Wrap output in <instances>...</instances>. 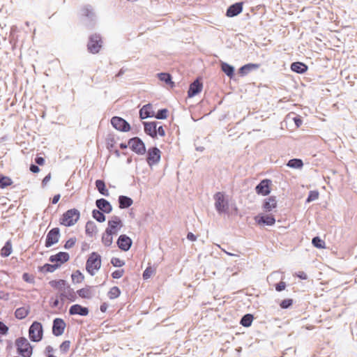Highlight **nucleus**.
<instances>
[{
  "label": "nucleus",
  "instance_id": "f257e3e1",
  "mask_svg": "<svg viewBox=\"0 0 357 357\" xmlns=\"http://www.w3.org/2000/svg\"><path fill=\"white\" fill-rule=\"evenodd\" d=\"M17 353L23 357H31L33 353V348L27 339L24 337L17 338L15 340Z\"/></svg>",
  "mask_w": 357,
  "mask_h": 357
},
{
  "label": "nucleus",
  "instance_id": "f03ea898",
  "mask_svg": "<svg viewBox=\"0 0 357 357\" xmlns=\"http://www.w3.org/2000/svg\"><path fill=\"white\" fill-rule=\"evenodd\" d=\"M80 216L79 211L76 208H72L65 212L61 218V224L66 227L74 225Z\"/></svg>",
  "mask_w": 357,
  "mask_h": 357
},
{
  "label": "nucleus",
  "instance_id": "7ed1b4c3",
  "mask_svg": "<svg viewBox=\"0 0 357 357\" xmlns=\"http://www.w3.org/2000/svg\"><path fill=\"white\" fill-rule=\"evenodd\" d=\"M101 266L100 255L96 252H92L86 261V268L91 275H94L96 271Z\"/></svg>",
  "mask_w": 357,
  "mask_h": 357
},
{
  "label": "nucleus",
  "instance_id": "20e7f679",
  "mask_svg": "<svg viewBox=\"0 0 357 357\" xmlns=\"http://www.w3.org/2000/svg\"><path fill=\"white\" fill-rule=\"evenodd\" d=\"M43 335V326L40 322L33 321L29 329V338L32 342H39Z\"/></svg>",
  "mask_w": 357,
  "mask_h": 357
},
{
  "label": "nucleus",
  "instance_id": "39448f33",
  "mask_svg": "<svg viewBox=\"0 0 357 357\" xmlns=\"http://www.w3.org/2000/svg\"><path fill=\"white\" fill-rule=\"evenodd\" d=\"M215 208L218 213H226L228 211V202L225 199L222 192H218L214 195Z\"/></svg>",
  "mask_w": 357,
  "mask_h": 357
},
{
  "label": "nucleus",
  "instance_id": "423d86ee",
  "mask_svg": "<svg viewBox=\"0 0 357 357\" xmlns=\"http://www.w3.org/2000/svg\"><path fill=\"white\" fill-rule=\"evenodd\" d=\"M128 145L132 151L138 155H144L146 151L144 143L137 137L130 139Z\"/></svg>",
  "mask_w": 357,
  "mask_h": 357
},
{
  "label": "nucleus",
  "instance_id": "0eeeda50",
  "mask_svg": "<svg viewBox=\"0 0 357 357\" xmlns=\"http://www.w3.org/2000/svg\"><path fill=\"white\" fill-rule=\"evenodd\" d=\"M102 41L99 34H93L89 37L87 44L88 50L92 54L98 53L102 47Z\"/></svg>",
  "mask_w": 357,
  "mask_h": 357
},
{
  "label": "nucleus",
  "instance_id": "6e6552de",
  "mask_svg": "<svg viewBox=\"0 0 357 357\" xmlns=\"http://www.w3.org/2000/svg\"><path fill=\"white\" fill-rule=\"evenodd\" d=\"M161 152L157 147H152L147 152V162L150 167L158 164L160 160Z\"/></svg>",
  "mask_w": 357,
  "mask_h": 357
},
{
  "label": "nucleus",
  "instance_id": "1a4fd4ad",
  "mask_svg": "<svg viewBox=\"0 0 357 357\" xmlns=\"http://www.w3.org/2000/svg\"><path fill=\"white\" fill-rule=\"evenodd\" d=\"M60 237V230L58 227H54L49 231L46 236L45 247L50 248L52 245L56 243Z\"/></svg>",
  "mask_w": 357,
  "mask_h": 357
},
{
  "label": "nucleus",
  "instance_id": "9d476101",
  "mask_svg": "<svg viewBox=\"0 0 357 357\" xmlns=\"http://www.w3.org/2000/svg\"><path fill=\"white\" fill-rule=\"evenodd\" d=\"M112 126L121 132H127L130 130V124L123 118L119 116H114L111 119Z\"/></svg>",
  "mask_w": 357,
  "mask_h": 357
},
{
  "label": "nucleus",
  "instance_id": "9b49d317",
  "mask_svg": "<svg viewBox=\"0 0 357 357\" xmlns=\"http://www.w3.org/2000/svg\"><path fill=\"white\" fill-rule=\"evenodd\" d=\"M58 297H59L61 304L63 305L66 299L70 301H75L76 299V294L74 290L68 285L58 294Z\"/></svg>",
  "mask_w": 357,
  "mask_h": 357
},
{
  "label": "nucleus",
  "instance_id": "f8f14e48",
  "mask_svg": "<svg viewBox=\"0 0 357 357\" xmlns=\"http://www.w3.org/2000/svg\"><path fill=\"white\" fill-rule=\"evenodd\" d=\"M271 181L268 179H264L255 187L257 194L263 196L268 195L271 192L270 184Z\"/></svg>",
  "mask_w": 357,
  "mask_h": 357
},
{
  "label": "nucleus",
  "instance_id": "ddd939ff",
  "mask_svg": "<svg viewBox=\"0 0 357 357\" xmlns=\"http://www.w3.org/2000/svg\"><path fill=\"white\" fill-rule=\"evenodd\" d=\"M66 325L65 321L61 318H56L53 321L52 333L55 336L61 335L65 330Z\"/></svg>",
  "mask_w": 357,
  "mask_h": 357
},
{
  "label": "nucleus",
  "instance_id": "4468645a",
  "mask_svg": "<svg viewBox=\"0 0 357 357\" xmlns=\"http://www.w3.org/2000/svg\"><path fill=\"white\" fill-rule=\"evenodd\" d=\"M255 220L258 225L272 226L275 222V219L273 215L259 214L255 216Z\"/></svg>",
  "mask_w": 357,
  "mask_h": 357
},
{
  "label": "nucleus",
  "instance_id": "2eb2a0df",
  "mask_svg": "<svg viewBox=\"0 0 357 357\" xmlns=\"http://www.w3.org/2000/svg\"><path fill=\"white\" fill-rule=\"evenodd\" d=\"M203 84L199 78L196 79L192 83L190 84L188 96L189 98L194 97L202 90Z\"/></svg>",
  "mask_w": 357,
  "mask_h": 357
},
{
  "label": "nucleus",
  "instance_id": "dca6fc26",
  "mask_svg": "<svg viewBox=\"0 0 357 357\" xmlns=\"http://www.w3.org/2000/svg\"><path fill=\"white\" fill-rule=\"evenodd\" d=\"M132 243L131 238L126 234L120 235L117 240L118 247L123 251H128L130 248Z\"/></svg>",
  "mask_w": 357,
  "mask_h": 357
},
{
  "label": "nucleus",
  "instance_id": "f3484780",
  "mask_svg": "<svg viewBox=\"0 0 357 357\" xmlns=\"http://www.w3.org/2000/svg\"><path fill=\"white\" fill-rule=\"evenodd\" d=\"M70 259L69 254L65 252H59V253L51 255L49 258V261L52 263L62 264L68 261Z\"/></svg>",
  "mask_w": 357,
  "mask_h": 357
},
{
  "label": "nucleus",
  "instance_id": "a211bd4d",
  "mask_svg": "<svg viewBox=\"0 0 357 357\" xmlns=\"http://www.w3.org/2000/svg\"><path fill=\"white\" fill-rule=\"evenodd\" d=\"M122 226L123 224L121 219L118 216L114 215L108 221V227L106 229V231L116 234L117 233V227H121Z\"/></svg>",
  "mask_w": 357,
  "mask_h": 357
},
{
  "label": "nucleus",
  "instance_id": "6ab92c4d",
  "mask_svg": "<svg viewBox=\"0 0 357 357\" xmlns=\"http://www.w3.org/2000/svg\"><path fill=\"white\" fill-rule=\"evenodd\" d=\"M243 2H238L231 5L227 10L226 15L233 17L238 15L243 10Z\"/></svg>",
  "mask_w": 357,
  "mask_h": 357
},
{
  "label": "nucleus",
  "instance_id": "aec40b11",
  "mask_svg": "<svg viewBox=\"0 0 357 357\" xmlns=\"http://www.w3.org/2000/svg\"><path fill=\"white\" fill-rule=\"evenodd\" d=\"M96 205L98 210L104 212L105 213H109L112 211V206L110 203L104 198L98 199L96 201Z\"/></svg>",
  "mask_w": 357,
  "mask_h": 357
},
{
  "label": "nucleus",
  "instance_id": "412c9836",
  "mask_svg": "<svg viewBox=\"0 0 357 357\" xmlns=\"http://www.w3.org/2000/svg\"><path fill=\"white\" fill-rule=\"evenodd\" d=\"M144 132L146 135L151 136L153 138L157 137V125L158 122H144Z\"/></svg>",
  "mask_w": 357,
  "mask_h": 357
},
{
  "label": "nucleus",
  "instance_id": "4be33fe9",
  "mask_svg": "<svg viewBox=\"0 0 357 357\" xmlns=\"http://www.w3.org/2000/svg\"><path fill=\"white\" fill-rule=\"evenodd\" d=\"M89 309L83 307L79 304L73 305L69 309V314L70 315H80L86 316L89 314Z\"/></svg>",
  "mask_w": 357,
  "mask_h": 357
},
{
  "label": "nucleus",
  "instance_id": "5701e85b",
  "mask_svg": "<svg viewBox=\"0 0 357 357\" xmlns=\"http://www.w3.org/2000/svg\"><path fill=\"white\" fill-rule=\"evenodd\" d=\"M154 116L152 105L149 103L144 105L139 110V117L141 119Z\"/></svg>",
  "mask_w": 357,
  "mask_h": 357
},
{
  "label": "nucleus",
  "instance_id": "b1692460",
  "mask_svg": "<svg viewBox=\"0 0 357 357\" xmlns=\"http://www.w3.org/2000/svg\"><path fill=\"white\" fill-rule=\"evenodd\" d=\"M82 15L87 17L91 22H93L96 19V14L91 6H84L81 10Z\"/></svg>",
  "mask_w": 357,
  "mask_h": 357
},
{
  "label": "nucleus",
  "instance_id": "393cba45",
  "mask_svg": "<svg viewBox=\"0 0 357 357\" xmlns=\"http://www.w3.org/2000/svg\"><path fill=\"white\" fill-rule=\"evenodd\" d=\"M277 206V200L276 197L274 196H271L268 199L264 200L263 204V208L266 211H271L273 208Z\"/></svg>",
  "mask_w": 357,
  "mask_h": 357
},
{
  "label": "nucleus",
  "instance_id": "a878e982",
  "mask_svg": "<svg viewBox=\"0 0 357 357\" xmlns=\"http://www.w3.org/2000/svg\"><path fill=\"white\" fill-rule=\"evenodd\" d=\"M291 70L295 73L303 74L307 70V66L301 62H294L291 64Z\"/></svg>",
  "mask_w": 357,
  "mask_h": 357
},
{
  "label": "nucleus",
  "instance_id": "bb28decb",
  "mask_svg": "<svg viewBox=\"0 0 357 357\" xmlns=\"http://www.w3.org/2000/svg\"><path fill=\"white\" fill-rule=\"evenodd\" d=\"M133 203L132 199L127 196L121 195L119 197V204L120 208H127Z\"/></svg>",
  "mask_w": 357,
  "mask_h": 357
},
{
  "label": "nucleus",
  "instance_id": "cd10ccee",
  "mask_svg": "<svg viewBox=\"0 0 357 357\" xmlns=\"http://www.w3.org/2000/svg\"><path fill=\"white\" fill-rule=\"evenodd\" d=\"M96 187L98 192L104 196H109V191L106 188L105 183L104 181L98 179L96 181Z\"/></svg>",
  "mask_w": 357,
  "mask_h": 357
},
{
  "label": "nucleus",
  "instance_id": "c85d7f7f",
  "mask_svg": "<svg viewBox=\"0 0 357 357\" xmlns=\"http://www.w3.org/2000/svg\"><path fill=\"white\" fill-rule=\"evenodd\" d=\"M49 284L52 287L58 289L59 292L68 286L66 281L64 280H52Z\"/></svg>",
  "mask_w": 357,
  "mask_h": 357
},
{
  "label": "nucleus",
  "instance_id": "c756f323",
  "mask_svg": "<svg viewBox=\"0 0 357 357\" xmlns=\"http://www.w3.org/2000/svg\"><path fill=\"white\" fill-rule=\"evenodd\" d=\"M29 313V307H22L17 308L15 310V316L18 319H23L26 317H27Z\"/></svg>",
  "mask_w": 357,
  "mask_h": 357
},
{
  "label": "nucleus",
  "instance_id": "7c9ffc66",
  "mask_svg": "<svg viewBox=\"0 0 357 357\" xmlns=\"http://www.w3.org/2000/svg\"><path fill=\"white\" fill-rule=\"evenodd\" d=\"M86 234L89 236H93L97 232V227L93 221H88L86 224Z\"/></svg>",
  "mask_w": 357,
  "mask_h": 357
},
{
  "label": "nucleus",
  "instance_id": "2f4dec72",
  "mask_svg": "<svg viewBox=\"0 0 357 357\" xmlns=\"http://www.w3.org/2000/svg\"><path fill=\"white\" fill-rule=\"evenodd\" d=\"M60 267L59 264H45L43 266L40 267V271L43 273H53Z\"/></svg>",
  "mask_w": 357,
  "mask_h": 357
},
{
  "label": "nucleus",
  "instance_id": "473e14b6",
  "mask_svg": "<svg viewBox=\"0 0 357 357\" xmlns=\"http://www.w3.org/2000/svg\"><path fill=\"white\" fill-rule=\"evenodd\" d=\"M259 65L257 63H248L240 68L239 71L242 75H245L248 72L259 68Z\"/></svg>",
  "mask_w": 357,
  "mask_h": 357
},
{
  "label": "nucleus",
  "instance_id": "72a5a7b5",
  "mask_svg": "<svg viewBox=\"0 0 357 357\" xmlns=\"http://www.w3.org/2000/svg\"><path fill=\"white\" fill-rule=\"evenodd\" d=\"M113 234H112V232H109L105 230V232L103 234L102 236V242L105 246L109 247L112 245L113 242Z\"/></svg>",
  "mask_w": 357,
  "mask_h": 357
},
{
  "label": "nucleus",
  "instance_id": "f704fd0d",
  "mask_svg": "<svg viewBox=\"0 0 357 357\" xmlns=\"http://www.w3.org/2000/svg\"><path fill=\"white\" fill-rule=\"evenodd\" d=\"M221 70L229 77H232L234 75V68L232 66L222 62L221 63Z\"/></svg>",
  "mask_w": 357,
  "mask_h": 357
},
{
  "label": "nucleus",
  "instance_id": "c9c22d12",
  "mask_svg": "<svg viewBox=\"0 0 357 357\" xmlns=\"http://www.w3.org/2000/svg\"><path fill=\"white\" fill-rule=\"evenodd\" d=\"M253 321V316L251 314H246L241 318L240 324L244 327H249L251 326Z\"/></svg>",
  "mask_w": 357,
  "mask_h": 357
},
{
  "label": "nucleus",
  "instance_id": "e433bc0d",
  "mask_svg": "<svg viewBox=\"0 0 357 357\" xmlns=\"http://www.w3.org/2000/svg\"><path fill=\"white\" fill-rule=\"evenodd\" d=\"M93 218L99 222H103L105 221V215L104 212L98 209H93L92 211Z\"/></svg>",
  "mask_w": 357,
  "mask_h": 357
},
{
  "label": "nucleus",
  "instance_id": "4c0bfd02",
  "mask_svg": "<svg viewBox=\"0 0 357 357\" xmlns=\"http://www.w3.org/2000/svg\"><path fill=\"white\" fill-rule=\"evenodd\" d=\"M287 166L291 168H301L303 166V162L301 159H291L288 161Z\"/></svg>",
  "mask_w": 357,
  "mask_h": 357
},
{
  "label": "nucleus",
  "instance_id": "58836bf2",
  "mask_svg": "<svg viewBox=\"0 0 357 357\" xmlns=\"http://www.w3.org/2000/svg\"><path fill=\"white\" fill-rule=\"evenodd\" d=\"M158 76L160 81H162L166 84H169L172 85V86H174V82L172 81V77L169 73H160L158 75Z\"/></svg>",
  "mask_w": 357,
  "mask_h": 357
},
{
  "label": "nucleus",
  "instance_id": "ea45409f",
  "mask_svg": "<svg viewBox=\"0 0 357 357\" xmlns=\"http://www.w3.org/2000/svg\"><path fill=\"white\" fill-rule=\"evenodd\" d=\"M77 294L83 298H89L91 297V291L90 287L82 288L77 290Z\"/></svg>",
  "mask_w": 357,
  "mask_h": 357
},
{
  "label": "nucleus",
  "instance_id": "a19ab883",
  "mask_svg": "<svg viewBox=\"0 0 357 357\" xmlns=\"http://www.w3.org/2000/svg\"><path fill=\"white\" fill-rule=\"evenodd\" d=\"M121 294V291L118 287H113L110 289L108 292V297L110 299H114L118 298Z\"/></svg>",
  "mask_w": 357,
  "mask_h": 357
},
{
  "label": "nucleus",
  "instance_id": "79ce46f5",
  "mask_svg": "<svg viewBox=\"0 0 357 357\" xmlns=\"http://www.w3.org/2000/svg\"><path fill=\"white\" fill-rule=\"evenodd\" d=\"M71 278L73 282L75 283H79L82 282L84 278V275L79 271H76L75 272H74L72 274Z\"/></svg>",
  "mask_w": 357,
  "mask_h": 357
},
{
  "label": "nucleus",
  "instance_id": "37998d69",
  "mask_svg": "<svg viewBox=\"0 0 357 357\" xmlns=\"http://www.w3.org/2000/svg\"><path fill=\"white\" fill-rule=\"evenodd\" d=\"M312 245L317 248H325V242L321 240L319 236H315L312 240Z\"/></svg>",
  "mask_w": 357,
  "mask_h": 357
},
{
  "label": "nucleus",
  "instance_id": "c03bdc74",
  "mask_svg": "<svg viewBox=\"0 0 357 357\" xmlns=\"http://www.w3.org/2000/svg\"><path fill=\"white\" fill-rule=\"evenodd\" d=\"M12 246L9 242H6L5 245L1 249V256L8 257L11 254Z\"/></svg>",
  "mask_w": 357,
  "mask_h": 357
},
{
  "label": "nucleus",
  "instance_id": "a18cd8bd",
  "mask_svg": "<svg viewBox=\"0 0 357 357\" xmlns=\"http://www.w3.org/2000/svg\"><path fill=\"white\" fill-rule=\"evenodd\" d=\"M12 180L8 176H0V188H4L12 184Z\"/></svg>",
  "mask_w": 357,
  "mask_h": 357
},
{
  "label": "nucleus",
  "instance_id": "49530a36",
  "mask_svg": "<svg viewBox=\"0 0 357 357\" xmlns=\"http://www.w3.org/2000/svg\"><path fill=\"white\" fill-rule=\"evenodd\" d=\"M167 113L168 110L167 109H161L158 111L155 115L154 114V116L157 119H165L167 117Z\"/></svg>",
  "mask_w": 357,
  "mask_h": 357
},
{
  "label": "nucleus",
  "instance_id": "de8ad7c7",
  "mask_svg": "<svg viewBox=\"0 0 357 357\" xmlns=\"http://www.w3.org/2000/svg\"><path fill=\"white\" fill-rule=\"evenodd\" d=\"M319 197V192L315 190H312L309 192L308 197L306 199V202L310 203L312 201L317 199Z\"/></svg>",
  "mask_w": 357,
  "mask_h": 357
},
{
  "label": "nucleus",
  "instance_id": "09e8293b",
  "mask_svg": "<svg viewBox=\"0 0 357 357\" xmlns=\"http://www.w3.org/2000/svg\"><path fill=\"white\" fill-rule=\"evenodd\" d=\"M293 304V300L291 298H287L282 301L280 306L282 309H287Z\"/></svg>",
  "mask_w": 357,
  "mask_h": 357
},
{
  "label": "nucleus",
  "instance_id": "8fccbe9b",
  "mask_svg": "<svg viewBox=\"0 0 357 357\" xmlns=\"http://www.w3.org/2000/svg\"><path fill=\"white\" fill-rule=\"evenodd\" d=\"M111 264L115 267H121L125 264V262L119 258L113 257L111 260Z\"/></svg>",
  "mask_w": 357,
  "mask_h": 357
},
{
  "label": "nucleus",
  "instance_id": "3c124183",
  "mask_svg": "<svg viewBox=\"0 0 357 357\" xmlns=\"http://www.w3.org/2000/svg\"><path fill=\"white\" fill-rule=\"evenodd\" d=\"M70 342L68 340H66L60 345V349L62 352L66 353L70 349Z\"/></svg>",
  "mask_w": 357,
  "mask_h": 357
},
{
  "label": "nucleus",
  "instance_id": "603ef678",
  "mask_svg": "<svg viewBox=\"0 0 357 357\" xmlns=\"http://www.w3.org/2000/svg\"><path fill=\"white\" fill-rule=\"evenodd\" d=\"M75 243H76V238H75V237L70 238L66 242V243L64 245V248L70 249L75 245Z\"/></svg>",
  "mask_w": 357,
  "mask_h": 357
},
{
  "label": "nucleus",
  "instance_id": "864d4df0",
  "mask_svg": "<svg viewBox=\"0 0 357 357\" xmlns=\"http://www.w3.org/2000/svg\"><path fill=\"white\" fill-rule=\"evenodd\" d=\"M124 274V270L123 269H119L116 270L112 273V277L114 279H119L121 278Z\"/></svg>",
  "mask_w": 357,
  "mask_h": 357
},
{
  "label": "nucleus",
  "instance_id": "5fc2aeb1",
  "mask_svg": "<svg viewBox=\"0 0 357 357\" xmlns=\"http://www.w3.org/2000/svg\"><path fill=\"white\" fill-rule=\"evenodd\" d=\"M153 271L151 267L146 268L143 273V278L144 280L149 278L151 276V275L153 274Z\"/></svg>",
  "mask_w": 357,
  "mask_h": 357
},
{
  "label": "nucleus",
  "instance_id": "6e6d98bb",
  "mask_svg": "<svg viewBox=\"0 0 357 357\" xmlns=\"http://www.w3.org/2000/svg\"><path fill=\"white\" fill-rule=\"evenodd\" d=\"M286 287V283L284 282L280 281L278 284H275V290L277 291H282Z\"/></svg>",
  "mask_w": 357,
  "mask_h": 357
},
{
  "label": "nucleus",
  "instance_id": "4d7b16f0",
  "mask_svg": "<svg viewBox=\"0 0 357 357\" xmlns=\"http://www.w3.org/2000/svg\"><path fill=\"white\" fill-rule=\"evenodd\" d=\"M8 331V327L2 321H0V333L6 335Z\"/></svg>",
  "mask_w": 357,
  "mask_h": 357
},
{
  "label": "nucleus",
  "instance_id": "13d9d810",
  "mask_svg": "<svg viewBox=\"0 0 357 357\" xmlns=\"http://www.w3.org/2000/svg\"><path fill=\"white\" fill-rule=\"evenodd\" d=\"M22 279L25 282H29V283H33V278H31L30 275L28 273H24L22 275Z\"/></svg>",
  "mask_w": 357,
  "mask_h": 357
},
{
  "label": "nucleus",
  "instance_id": "bf43d9fd",
  "mask_svg": "<svg viewBox=\"0 0 357 357\" xmlns=\"http://www.w3.org/2000/svg\"><path fill=\"white\" fill-rule=\"evenodd\" d=\"M61 300L59 298V297H58V294L56 296V298L51 303V306L52 307H56L59 306V303H60Z\"/></svg>",
  "mask_w": 357,
  "mask_h": 357
},
{
  "label": "nucleus",
  "instance_id": "052dcab7",
  "mask_svg": "<svg viewBox=\"0 0 357 357\" xmlns=\"http://www.w3.org/2000/svg\"><path fill=\"white\" fill-rule=\"evenodd\" d=\"M10 298L8 293H5L2 291H0V299L8 301Z\"/></svg>",
  "mask_w": 357,
  "mask_h": 357
},
{
  "label": "nucleus",
  "instance_id": "680f3d73",
  "mask_svg": "<svg viewBox=\"0 0 357 357\" xmlns=\"http://www.w3.org/2000/svg\"><path fill=\"white\" fill-rule=\"evenodd\" d=\"M29 169L33 173H38L40 171V169L38 165L31 164L30 165Z\"/></svg>",
  "mask_w": 357,
  "mask_h": 357
},
{
  "label": "nucleus",
  "instance_id": "e2e57ef3",
  "mask_svg": "<svg viewBox=\"0 0 357 357\" xmlns=\"http://www.w3.org/2000/svg\"><path fill=\"white\" fill-rule=\"evenodd\" d=\"M293 120H294V123H295V124H296L297 128H298V127H300L301 126L302 120L301 119L300 117L295 116V117H294Z\"/></svg>",
  "mask_w": 357,
  "mask_h": 357
},
{
  "label": "nucleus",
  "instance_id": "0e129e2a",
  "mask_svg": "<svg viewBox=\"0 0 357 357\" xmlns=\"http://www.w3.org/2000/svg\"><path fill=\"white\" fill-rule=\"evenodd\" d=\"M297 277H298L300 279L302 280H306L307 279V274L303 271H299L298 273H296Z\"/></svg>",
  "mask_w": 357,
  "mask_h": 357
},
{
  "label": "nucleus",
  "instance_id": "69168bd1",
  "mask_svg": "<svg viewBox=\"0 0 357 357\" xmlns=\"http://www.w3.org/2000/svg\"><path fill=\"white\" fill-rule=\"evenodd\" d=\"M35 162L36 164H38L39 165H42L45 162V159L43 157L37 156L35 158Z\"/></svg>",
  "mask_w": 357,
  "mask_h": 357
},
{
  "label": "nucleus",
  "instance_id": "338daca9",
  "mask_svg": "<svg viewBox=\"0 0 357 357\" xmlns=\"http://www.w3.org/2000/svg\"><path fill=\"white\" fill-rule=\"evenodd\" d=\"M187 238L190 241H195L197 240V236L192 232H188L187 234Z\"/></svg>",
  "mask_w": 357,
  "mask_h": 357
},
{
  "label": "nucleus",
  "instance_id": "774afa93",
  "mask_svg": "<svg viewBox=\"0 0 357 357\" xmlns=\"http://www.w3.org/2000/svg\"><path fill=\"white\" fill-rule=\"evenodd\" d=\"M158 133V135L160 136H165V131L163 128V127L162 126H160L158 128H157V134Z\"/></svg>",
  "mask_w": 357,
  "mask_h": 357
}]
</instances>
